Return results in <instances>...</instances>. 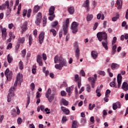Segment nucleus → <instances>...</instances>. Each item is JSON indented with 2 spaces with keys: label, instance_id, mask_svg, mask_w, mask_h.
<instances>
[{
  "label": "nucleus",
  "instance_id": "2eb2a0df",
  "mask_svg": "<svg viewBox=\"0 0 128 128\" xmlns=\"http://www.w3.org/2000/svg\"><path fill=\"white\" fill-rule=\"evenodd\" d=\"M118 68H120V64L116 63H112L111 64V68L113 70Z\"/></svg>",
  "mask_w": 128,
  "mask_h": 128
},
{
  "label": "nucleus",
  "instance_id": "69168bd1",
  "mask_svg": "<svg viewBox=\"0 0 128 128\" xmlns=\"http://www.w3.org/2000/svg\"><path fill=\"white\" fill-rule=\"evenodd\" d=\"M20 72L18 73L16 78V80H20Z\"/></svg>",
  "mask_w": 128,
  "mask_h": 128
},
{
  "label": "nucleus",
  "instance_id": "6e6552de",
  "mask_svg": "<svg viewBox=\"0 0 128 128\" xmlns=\"http://www.w3.org/2000/svg\"><path fill=\"white\" fill-rule=\"evenodd\" d=\"M44 40V31H42L40 32L38 36L39 44H42Z\"/></svg>",
  "mask_w": 128,
  "mask_h": 128
},
{
  "label": "nucleus",
  "instance_id": "ddd939ff",
  "mask_svg": "<svg viewBox=\"0 0 128 128\" xmlns=\"http://www.w3.org/2000/svg\"><path fill=\"white\" fill-rule=\"evenodd\" d=\"M122 90H124V92H127V90H128V82H124L122 84Z\"/></svg>",
  "mask_w": 128,
  "mask_h": 128
},
{
  "label": "nucleus",
  "instance_id": "72a5a7b5",
  "mask_svg": "<svg viewBox=\"0 0 128 128\" xmlns=\"http://www.w3.org/2000/svg\"><path fill=\"white\" fill-rule=\"evenodd\" d=\"M118 18H120V14H117L116 16H114L113 18H112V22H116V20H118Z\"/></svg>",
  "mask_w": 128,
  "mask_h": 128
},
{
  "label": "nucleus",
  "instance_id": "c756f323",
  "mask_svg": "<svg viewBox=\"0 0 128 128\" xmlns=\"http://www.w3.org/2000/svg\"><path fill=\"white\" fill-rule=\"evenodd\" d=\"M55 68H56L57 70H62V68H64L62 66H61L60 64H56L55 65Z\"/></svg>",
  "mask_w": 128,
  "mask_h": 128
},
{
  "label": "nucleus",
  "instance_id": "7ed1b4c3",
  "mask_svg": "<svg viewBox=\"0 0 128 128\" xmlns=\"http://www.w3.org/2000/svg\"><path fill=\"white\" fill-rule=\"evenodd\" d=\"M52 94V90L50 88H48L46 92L45 96L46 98H48L49 102H52L54 99V94H52L50 96V94Z\"/></svg>",
  "mask_w": 128,
  "mask_h": 128
},
{
  "label": "nucleus",
  "instance_id": "393cba45",
  "mask_svg": "<svg viewBox=\"0 0 128 128\" xmlns=\"http://www.w3.org/2000/svg\"><path fill=\"white\" fill-rule=\"evenodd\" d=\"M78 128V121L73 120L72 122V128Z\"/></svg>",
  "mask_w": 128,
  "mask_h": 128
},
{
  "label": "nucleus",
  "instance_id": "aec40b11",
  "mask_svg": "<svg viewBox=\"0 0 128 128\" xmlns=\"http://www.w3.org/2000/svg\"><path fill=\"white\" fill-rule=\"evenodd\" d=\"M80 48H76L75 50V55L77 58V60H78L80 58Z\"/></svg>",
  "mask_w": 128,
  "mask_h": 128
},
{
  "label": "nucleus",
  "instance_id": "774afa93",
  "mask_svg": "<svg viewBox=\"0 0 128 128\" xmlns=\"http://www.w3.org/2000/svg\"><path fill=\"white\" fill-rule=\"evenodd\" d=\"M98 74L100 76H106V72L104 71H99Z\"/></svg>",
  "mask_w": 128,
  "mask_h": 128
},
{
  "label": "nucleus",
  "instance_id": "bf43d9fd",
  "mask_svg": "<svg viewBox=\"0 0 128 128\" xmlns=\"http://www.w3.org/2000/svg\"><path fill=\"white\" fill-rule=\"evenodd\" d=\"M9 36L11 38H14V39L16 38V36H14V34H12V32H10Z\"/></svg>",
  "mask_w": 128,
  "mask_h": 128
},
{
  "label": "nucleus",
  "instance_id": "0e129e2a",
  "mask_svg": "<svg viewBox=\"0 0 128 128\" xmlns=\"http://www.w3.org/2000/svg\"><path fill=\"white\" fill-rule=\"evenodd\" d=\"M26 50L24 49L22 51V58H24L26 56Z\"/></svg>",
  "mask_w": 128,
  "mask_h": 128
},
{
  "label": "nucleus",
  "instance_id": "6ab92c4d",
  "mask_svg": "<svg viewBox=\"0 0 128 128\" xmlns=\"http://www.w3.org/2000/svg\"><path fill=\"white\" fill-rule=\"evenodd\" d=\"M116 4L118 6V9L120 10L122 8V0H116Z\"/></svg>",
  "mask_w": 128,
  "mask_h": 128
},
{
  "label": "nucleus",
  "instance_id": "2f4dec72",
  "mask_svg": "<svg viewBox=\"0 0 128 128\" xmlns=\"http://www.w3.org/2000/svg\"><path fill=\"white\" fill-rule=\"evenodd\" d=\"M20 70H24V63L22 61H20L18 64Z\"/></svg>",
  "mask_w": 128,
  "mask_h": 128
},
{
  "label": "nucleus",
  "instance_id": "e433bc0d",
  "mask_svg": "<svg viewBox=\"0 0 128 128\" xmlns=\"http://www.w3.org/2000/svg\"><path fill=\"white\" fill-rule=\"evenodd\" d=\"M18 42H19V44H24V38H19Z\"/></svg>",
  "mask_w": 128,
  "mask_h": 128
},
{
  "label": "nucleus",
  "instance_id": "7c9ffc66",
  "mask_svg": "<svg viewBox=\"0 0 128 128\" xmlns=\"http://www.w3.org/2000/svg\"><path fill=\"white\" fill-rule=\"evenodd\" d=\"M46 16H44L42 19V26H46Z\"/></svg>",
  "mask_w": 128,
  "mask_h": 128
},
{
  "label": "nucleus",
  "instance_id": "f03ea898",
  "mask_svg": "<svg viewBox=\"0 0 128 128\" xmlns=\"http://www.w3.org/2000/svg\"><path fill=\"white\" fill-rule=\"evenodd\" d=\"M54 64H58V62L59 64L62 66H67L68 64H66V59L62 58V56H60L58 57V55H56L54 58Z\"/></svg>",
  "mask_w": 128,
  "mask_h": 128
},
{
  "label": "nucleus",
  "instance_id": "de8ad7c7",
  "mask_svg": "<svg viewBox=\"0 0 128 128\" xmlns=\"http://www.w3.org/2000/svg\"><path fill=\"white\" fill-rule=\"evenodd\" d=\"M12 12V8H9V10H8L6 13V16H8L10 14V12Z\"/></svg>",
  "mask_w": 128,
  "mask_h": 128
},
{
  "label": "nucleus",
  "instance_id": "9b49d317",
  "mask_svg": "<svg viewBox=\"0 0 128 128\" xmlns=\"http://www.w3.org/2000/svg\"><path fill=\"white\" fill-rule=\"evenodd\" d=\"M2 40H4L6 38V28H4L2 30Z\"/></svg>",
  "mask_w": 128,
  "mask_h": 128
},
{
  "label": "nucleus",
  "instance_id": "052dcab7",
  "mask_svg": "<svg viewBox=\"0 0 128 128\" xmlns=\"http://www.w3.org/2000/svg\"><path fill=\"white\" fill-rule=\"evenodd\" d=\"M80 80V77L78 76V74H76L74 76V80L75 82H78Z\"/></svg>",
  "mask_w": 128,
  "mask_h": 128
},
{
  "label": "nucleus",
  "instance_id": "cd10ccee",
  "mask_svg": "<svg viewBox=\"0 0 128 128\" xmlns=\"http://www.w3.org/2000/svg\"><path fill=\"white\" fill-rule=\"evenodd\" d=\"M40 22H42V18H38L35 21V23L36 26H40Z\"/></svg>",
  "mask_w": 128,
  "mask_h": 128
},
{
  "label": "nucleus",
  "instance_id": "09e8293b",
  "mask_svg": "<svg viewBox=\"0 0 128 128\" xmlns=\"http://www.w3.org/2000/svg\"><path fill=\"white\" fill-rule=\"evenodd\" d=\"M32 34H30L29 36V46H32Z\"/></svg>",
  "mask_w": 128,
  "mask_h": 128
},
{
  "label": "nucleus",
  "instance_id": "c9c22d12",
  "mask_svg": "<svg viewBox=\"0 0 128 128\" xmlns=\"http://www.w3.org/2000/svg\"><path fill=\"white\" fill-rule=\"evenodd\" d=\"M50 32H52L53 36H56V31L54 28H52L50 30Z\"/></svg>",
  "mask_w": 128,
  "mask_h": 128
},
{
  "label": "nucleus",
  "instance_id": "864d4df0",
  "mask_svg": "<svg viewBox=\"0 0 128 128\" xmlns=\"http://www.w3.org/2000/svg\"><path fill=\"white\" fill-rule=\"evenodd\" d=\"M64 34L66 36L68 34V28L63 27Z\"/></svg>",
  "mask_w": 128,
  "mask_h": 128
},
{
  "label": "nucleus",
  "instance_id": "4c0bfd02",
  "mask_svg": "<svg viewBox=\"0 0 128 128\" xmlns=\"http://www.w3.org/2000/svg\"><path fill=\"white\" fill-rule=\"evenodd\" d=\"M88 107L90 110H94V108L96 107V104H93L92 106V104H88Z\"/></svg>",
  "mask_w": 128,
  "mask_h": 128
},
{
  "label": "nucleus",
  "instance_id": "603ef678",
  "mask_svg": "<svg viewBox=\"0 0 128 128\" xmlns=\"http://www.w3.org/2000/svg\"><path fill=\"white\" fill-rule=\"evenodd\" d=\"M17 122L18 124H22V119L19 117L17 120Z\"/></svg>",
  "mask_w": 128,
  "mask_h": 128
},
{
  "label": "nucleus",
  "instance_id": "4be33fe9",
  "mask_svg": "<svg viewBox=\"0 0 128 128\" xmlns=\"http://www.w3.org/2000/svg\"><path fill=\"white\" fill-rule=\"evenodd\" d=\"M7 60L8 64H12V62L13 60L12 56H10V54H8L7 56Z\"/></svg>",
  "mask_w": 128,
  "mask_h": 128
},
{
  "label": "nucleus",
  "instance_id": "f257e3e1",
  "mask_svg": "<svg viewBox=\"0 0 128 128\" xmlns=\"http://www.w3.org/2000/svg\"><path fill=\"white\" fill-rule=\"evenodd\" d=\"M97 38L99 42H102V46L106 50H108V34L105 32H98L97 34Z\"/></svg>",
  "mask_w": 128,
  "mask_h": 128
},
{
  "label": "nucleus",
  "instance_id": "f3484780",
  "mask_svg": "<svg viewBox=\"0 0 128 128\" xmlns=\"http://www.w3.org/2000/svg\"><path fill=\"white\" fill-rule=\"evenodd\" d=\"M68 11L70 14H74V6H70L68 8Z\"/></svg>",
  "mask_w": 128,
  "mask_h": 128
},
{
  "label": "nucleus",
  "instance_id": "dca6fc26",
  "mask_svg": "<svg viewBox=\"0 0 128 128\" xmlns=\"http://www.w3.org/2000/svg\"><path fill=\"white\" fill-rule=\"evenodd\" d=\"M2 6L4 10H5L6 8L8 10V8H10V2L8 1L5 2L2 4Z\"/></svg>",
  "mask_w": 128,
  "mask_h": 128
},
{
  "label": "nucleus",
  "instance_id": "1a4fd4ad",
  "mask_svg": "<svg viewBox=\"0 0 128 128\" xmlns=\"http://www.w3.org/2000/svg\"><path fill=\"white\" fill-rule=\"evenodd\" d=\"M82 6L83 8H86L88 12H90V0H86L82 4Z\"/></svg>",
  "mask_w": 128,
  "mask_h": 128
},
{
  "label": "nucleus",
  "instance_id": "412c9836",
  "mask_svg": "<svg viewBox=\"0 0 128 128\" xmlns=\"http://www.w3.org/2000/svg\"><path fill=\"white\" fill-rule=\"evenodd\" d=\"M40 10V6L38 5H36L34 8L33 12L36 14V12H38Z\"/></svg>",
  "mask_w": 128,
  "mask_h": 128
},
{
  "label": "nucleus",
  "instance_id": "a878e982",
  "mask_svg": "<svg viewBox=\"0 0 128 128\" xmlns=\"http://www.w3.org/2000/svg\"><path fill=\"white\" fill-rule=\"evenodd\" d=\"M61 102L63 104L64 106H68V102L64 98H62L61 100Z\"/></svg>",
  "mask_w": 128,
  "mask_h": 128
},
{
  "label": "nucleus",
  "instance_id": "473e14b6",
  "mask_svg": "<svg viewBox=\"0 0 128 128\" xmlns=\"http://www.w3.org/2000/svg\"><path fill=\"white\" fill-rule=\"evenodd\" d=\"M122 74H119L117 76V82H122Z\"/></svg>",
  "mask_w": 128,
  "mask_h": 128
},
{
  "label": "nucleus",
  "instance_id": "6e6d98bb",
  "mask_svg": "<svg viewBox=\"0 0 128 128\" xmlns=\"http://www.w3.org/2000/svg\"><path fill=\"white\" fill-rule=\"evenodd\" d=\"M30 97L28 96L26 108H28V106L30 104Z\"/></svg>",
  "mask_w": 128,
  "mask_h": 128
},
{
  "label": "nucleus",
  "instance_id": "0eeeda50",
  "mask_svg": "<svg viewBox=\"0 0 128 128\" xmlns=\"http://www.w3.org/2000/svg\"><path fill=\"white\" fill-rule=\"evenodd\" d=\"M12 96H14V90H12V88H11L9 90V94H8L7 97L8 102H10Z\"/></svg>",
  "mask_w": 128,
  "mask_h": 128
},
{
  "label": "nucleus",
  "instance_id": "680f3d73",
  "mask_svg": "<svg viewBox=\"0 0 128 128\" xmlns=\"http://www.w3.org/2000/svg\"><path fill=\"white\" fill-rule=\"evenodd\" d=\"M112 108L114 110H116L118 108V105L116 103H114L112 106Z\"/></svg>",
  "mask_w": 128,
  "mask_h": 128
},
{
  "label": "nucleus",
  "instance_id": "f704fd0d",
  "mask_svg": "<svg viewBox=\"0 0 128 128\" xmlns=\"http://www.w3.org/2000/svg\"><path fill=\"white\" fill-rule=\"evenodd\" d=\"M96 94H97L96 96L98 98H100V96H102V94L100 93V88H98L96 90Z\"/></svg>",
  "mask_w": 128,
  "mask_h": 128
},
{
  "label": "nucleus",
  "instance_id": "13d9d810",
  "mask_svg": "<svg viewBox=\"0 0 128 128\" xmlns=\"http://www.w3.org/2000/svg\"><path fill=\"white\" fill-rule=\"evenodd\" d=\"M42 56H40V55H38L37 56L36 62H40V61H42Z\"/></svg>",
  "mask_w": 128,
  "mask_h": 128
},
{
  "label": "nucleus",
  "instance_id": "338daca9",
  "mask_svg": "<svg viewBox=\"0 0 128 128\" xmlns=\"http://www.w3.org/2000/svg\"><path fill=\"white\" fill-rule=\"evenodd\" d=\"M61 96H66V93L64 90L61 91Z\"/></svg>",
  "mask_w": 128,
  "mask_h": 128
},
{
  "label": "nucleus",
  "instance_id": "bb28decb",
  "mask_svg": "<svg viewBox=\"0 0 128 128\" xmlns=\"http://www.w3.org/2000/svg\"><path fill=\"white\" fill-rule=\"evenodd\" d=\"M68 24H70V19L67 18L65 21V25L63 26V28H68Z\"/></svg>",
  "mask_w": 128,
  "mask_h": 128
},
{
  "label": "nucleus",
  "instance_id": "8fccbe9b",
  "mask_svg": "<svg viewBox=\"0 0 128 128\" xmlns=\"http://www.w3.org/2000/svg\"><path fill=\"white\" fill-rule=\"evenodd\" d=\"M86 91L88 92H90V84H88L86 85Z\"/></svg>",
  "mask_w": 128,
  "mask_h": 128
},
{
  "label": "nucleus",
  "instance_id": "5fc2aeb1",
  "mask_svg": "<svg viewBox=\"0 0 128 128\" xmlns=\"http://www.w3.org/2000/svg\"><path fill=\"white\" fill-rule=\"evenodd\" d=\"M116 36H114L113 38V39L112 42V45L114 44H116Z\"/></svg>",
  "mask_w": 128,
  "mask_h": 128
},
{
  "label": "nucleus",
  "instance_id": "a18cd8bd",
  "mask_svg": "<svg viewBox=\"0 0 128 128\" xmlns=\"http://www.w3.org/2000/svg\"><path fill=\"white\" fill-rule=\"evenodd\" d=\"M30 86L31 90H34V88H36V85L34 84V82L31 83Z\"/></svg>",
  "mask_w": 128,
  "mask_h": 128
},
{
  "label": "nucleus",
  "instance_id": "4468645a",
  "mask_svg": "<svg viewBox=\"0 0 128 128\" xmlns=\"http://www.w3.org/2000/svg\"><path fill=\"white\" fill-rule=\"evenodd\" d=\"M60 110L65 113V114H70V110L68 108L62 106L60 107Z\"/></svg>",
  "mask_w": 128,
  "mask_h": 128
},
{
  "label": "nucleus",
  "instance_id": "423d86ee",
  "mask_svg": "<svg viewBox=\"0 0 128 128\" xmlns=\"http://www.w3.org/2000/svg\"><path fill=\"white\" fill-rule=\"evenodd\" d=\"M78 22H74L72 23L71 28L72 30V32L73 34H76L78 32Z\"/></svg>",
  "mask_w": 128,
  "mask_h": 128
},
{
  "label": "nucleus",
  "instance_id": "e2e57ef3",
  "mask_svg": "<svg viewBox=\"0 0 128 128\" xmlns=\"http://www.w3.org/2000/svg\"><path fill=\"white\" fill-rule=\"evenodd\" d=\"M80 74H81L82 76H86V73L84 72V70H80Z\"/></svg>",
  "mask_w": 128,
  "mask_h": 128
},
{
  "label": "nucleus",
  "instance_id": "58836bf2",
  "mask_svg": "<svg viewBox=\"0 0 128 128\" xmlns=\"http://www.w3.org/2000/svg\"><path fill=\"white\" fill-rule=\"evenodd\" d=\"M110 92H111L110 90L108 89L107 90H106V93H105V96H106V98H108V96H108V94H110Z\"/></svg>",
  "mask_w": 128,
  "mask_h": 128
},
{
  "label": "nucleus",
  "instance_id": "39448f33",
  "mask_svg": "<svg viewBox=\"0 0 128 128\" xmlns=\"http://www.w3.org/2000/svg\"><path fill=\"white\" fill-rule=\"evenodd\" d=\"M97 78L98 76L96 74H94V77L91 76L88 78V80L91 82V85L92 88H94V85Z\"/></svg>",
  "mask_w": 128,
  "mask_h": 128
},
{
  "label": "nucleus",
  "instance_id": "a19ab883",
  "mask_svg": "<svg viewBox=\"0 0 128 128\" xmlns=\"http://www.w3.org/2000/svg\"><path fill=\"white\" fill-rule=\"evenodd\" d=\"M67 120H68V118H66V116H63L62 118V124L66 122H67Z\"/></svg>",
  "mask_w": 128,
  "mask_h": 128
},
{
  "label": "nucleus",
  "instance_id": "c85d7f7f",
  "mask_svg": "<svg viewBox=\"0 0 128 128\" xmlns=\"http://www.w3.org/2000/svg\"><path fill=\"white\" fill-rule=\"evenodd\" d=\"M58 24V21H54L51 24V26L52 28H56Z\"/></svg>",
  "mask_w": 128,
  "mask_h": 128
},
{
  "label": "nucleus",
  "instance_id": "ea45409f",
  "mask_svg": "<svg viewBox=\"0 0 128 128\" xmlns=\"http://www.w3.org/2000/svg\"><path fill=\"white\" fill-rule=\"evenodd\" d=\"M54 18H56V15L54 14H53L52 15H50L49 17H48V20H54Z\"/></svg>",
  "mask_w": 128,
  "mask_h": 128
},
{
  "label": "nucleus",
  "instance_id": "20e7f679",
  "mask_svg": "<svg viewBox=\"0 0 128 128\" xmlns=\"http://www.w3.org/2000/svg\"><path fill=\"white\" fill-rule=\"evenodd\" d=\"M4 74L6 76V82H10L12 78V72L10 71V69L8 68L4 72Z\"/></svg>",
  "mask_w": 128,
  "mask_h": 128
},
{
  "label": "nucleus",
  "instance_id": "b1692460",
  "mask_svg": "<svg viewBox=\"0 0 128 128\" xmlns=\"http://www.w3.org/2000/svg\"><path fill=\"white\" fill-rule=\"evenodd\" d=\"M116 52V44H114L112 47V56H114V54Z\"/></svg>",
  "mask_w": 128,
  "mask_h": 128
},
{
  "label": "nucleus",
  "instance_id": "3c124183",
  "mask_svg": "<svg viewBox=\"0 0 128 128\" xmlns=\"http://www.w3.org/2000/svg\"><path fill=\"white\" fill-rule=\"evenodd\" d=\"M110 86H111V88H114V86H116V82H114V81L110 82Z\"/></svg>",
  "mask_w": 128,
  "mask_h": 128
},
{
  "label": "nucleus",
  "instance_id": "79ce46f5",
  "mask_svg": "<svg viewBox=\"0 0 128 128\" xmlns=\"http://www.w3.org/2000/svg\"><path fill=\"white\" fill-rule=\"evenodd\" d=\"M18 80H16L15 81V82L14 84V86L12 88V90L14 92V90H16V86H18Z\"/></svg>",
  "mask_w": 128,
  "mask_h": 128
},
{
  "label": "nucleus",
  "instance_id": "9d476101",
  "mask_svg": "<svg viewBox=\"0 0 128 128\" xmlns=\"http://www.w3.org/2000/svg\"><path fill=\"white\" fill-rule=\"evenodd\" d=\"M21 30L22 34H24V32L28 30V22H24L23 25L21 26Z\"/></svg>",
  "mask_w": 128,
  "mask_h": 128
},
{
  "label": "nucleus",
  "instance_id": "c03bdc74",
  "mask_svg": "<svg viewBox=\"0 0 128 128\" xmlns=\"http://www.w3.org/2000/svg\"><path fill=\"white\" fill-rule=\"evenodd\" d=\"M20 42H17L16 45V48H15L16 52H18V48H20Z\"/></svg>",
  "mask_w": 128,
  "mask_h": 128
},
{
  "label": "nucleus",
  "instance_id": "a211bd4d",
  "mask_svg": "<svg viewBox=\"0 0 128 128\" xmlns=\"http://www.w3.org/2000/svg\"><path fill=\"white\" fill-rule=\"evenodd\" d=\"M91 55L92 58L96 60V58H98V52H96V50H92L91 52Z\"/></svg>",
  "mask_w": 128,
  "mask_h": 128
},
{
  "label": "nucleus",
  "instance_id": "37998d69",
  "mask_svg": "<svg viewBox=\"0 0 128 128\" xmlns=\"http://www.w3.org/2000/svg\"><path fill=\"white\" fill-rule=\"evenodd\" d=\"M36 67L34 66H33V68H32V72L34 74H36Z\"/></svg>",
  "mask_w": 128,
  "mask_h": 128
},
{
  "label": "nucleus",
  "instance_id": "f8f14e48",
  "mask_svg": "<svg viewBox=\"0 0 128 128\" xmlns=\"http://www.w3.org/2000/svg\"><path fill=\"white\" fill-rule=\"evenodd\" d=\"M54 10H56V8L54 6H51L49 8V16L54 14Z\"/></svg>",
  "mask_w": 128,
  "mask_h": 128
},
{
  "label": "nucleus",
  "instance_id": "49530a36",
  "mask_svg": "<svg viewBox=\"0 0 128 128\" xmlns=\"http://www.w3.org/2000/svg\"><path fill=\"white\" fill-rule=\"evenodd\" d=\"M72 87H68L66 88V91L68 94H70L72 92Z\"/></svg>",
  "mask_w": 128,
  "mask_h": 128
},
{
  "label": "nucleus",
  "instance_id": "4d7b16f0",
  "mask_svg": "<svg viewBox=\"0 0 128 128\" xmlns=\"http://www.w3.org/2000/svg\"><path fill=\"white\" fill-rule=\"evenodd\" d=\"M26 14H28V10L26 9L24 10L22 12L23 18H24L26 16Z\"/></svg>",
  "mask_w": 128,
  "mask_h": 128
},
{
  "label": "nucleus",
  "instance_id": "5701e85b",
  "mask_svg": "<svg viewBox=\"0 0 128 128\" xmlns=\"http://www.w3.org/2000/svg\"><path fill=\"white\" fill-rule=\"evenodd\" d=\"M94 16L92 14H88L86 16V20L87 22H90L92 20Z\"/></svg>",
  "mask_w": 128,
  "mask_h": 128
}]
</instances>
